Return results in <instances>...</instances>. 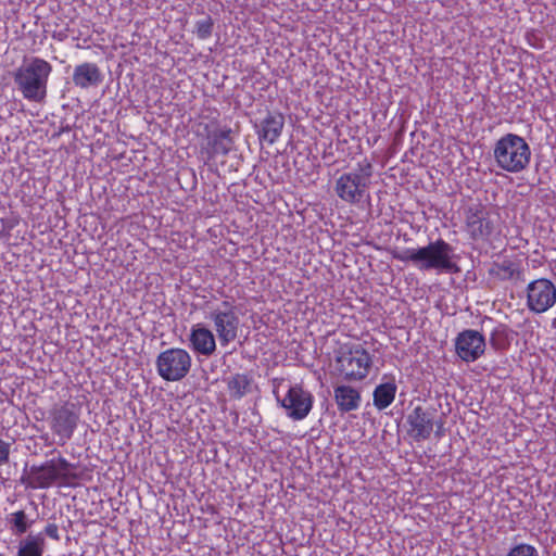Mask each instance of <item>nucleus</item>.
Instances as JSON below:
<instances>
[{
  "mask_svg": "<svg viewBox=\"0 0 556 556\" xmlns=\"http://www.w3.org/2000/svg\"><path fill=\"white\" fill-rule=\"evenodd\" d=\"M393 257L397 261L412 263L421 271L437 270L439 273L457 274L460 271L456 264L455 249L443 239L430 241L427 245L417 249H404L395 252Z\"/></svg>",
  "mask_w": 556,
  "mask_h": 556,
  "instance_id": "nucleus-1",
  "label": "nucleus"
},
{
  "mask_svg": "<svg viewBox=\"0 0 556 556\" xmlns=\"http://www.w3.org/2000/svg\"><path fill=\"white\" fill-rule=\"evenodd\" d=\"M52 65L45 59L31 56L24 59L14 72L13 80L24 99L29 102L43 103L48 94V81Z\"/></svg>",
  "mask_w": 556,
  "mask_h": 556,
  "instance_id": "nucleus-2",
  "label": "nucleus"
},
{
  "mask_svg": "<svg viewBox=\"0 0 556 556\" xmlns=\"http://www.w3.org/2000/svg\"><path fill=\"white\" fill-rule=\"evenodd\" d=\"M74 470L75 465L59 455L46 460L41 465L30 466L28 470L24 471L21 482L26 488L33 490L49 489L55 483L71 485L78 478Z\"/></svg>",
  "mask_w": 556,
  "mask_h": 556,
  "instance_id": "nucleus-3",
  "label": "nucleus"
},
{
  "mask_svg": "<svg viewBox=\"0 0 556 556\" xmlns=\"http://www.w3.org/2000/svg\"><path fill=\"white\" fill-rule=\"evenodd\" d=\"M531 150L527 141L516 135L506 134L500 138L494 147V159L503 170L519 173L530 162Z\"/></svg>",
  "mask_w": 556,
  "mask_h": 556,
  "instance_id": "nucleus-4",
  "label": "nucleus"
},
{
  "mask_svg": "<svg viewBox=\"0 0 556 556\" xmlns=\"http://www.w3.org/2000/svg\"><path fill=\"white\" fill-rule=\"evenodd\" d=\"M333 353L336 370L344 380H362L367 377L372 361L362 345L342 344Z\"/></svg>",
  "mask_w": 556,
  "mask_h": 556,
  "instance_id": "nucleus-5",
  "label": "nucleus"
},
{
  "mask_svg": "<svg viewBox=\"0 0 556 556\" xmlns=\"http://www.w3.org/2000/svg\"><path fill=\"white\" fill-rule=\"evenodd\" d=\"M372 176L371 163H358V167L350 173L342 174L336 181L337 195L348 202L357 203L364 197Z\"/></svg>",
  "mask_w": 556,
  "mask_h": 556,
  "instance_id": "nucleus-6",
  "label": "nucleus"
},
{
  "mask_svg": "<svg viewBox=\"0 0 556 556\" xmlns=\"http://www.w3.org/2000/svg\"><path fill=\"white\" fill-rule=\"evenodd\" d=\"M191 368V356L178 348L168 349L159 354L156 369L159 375L166 381H180Z\"/></svg>",
  "mask_w": 556,
  "mask_h": 556,
  "instance_id": "nucleus-7",
  "label": "nucleus"
},
{
  "mask_svg": "<svg viewBox=\"0 0 556 556\" xmlns=\"http://www.w3.org/2000/svg\"><path fill=\"white\" fill-rule=\"evenodd\" d=\"M556 302V288L545 278L531 281L527 288V304L534 313H544Z\"/></svg>",
  "mask_w": 556,
  "mask_h": 556,
  "instance_id": "nucleus-8",
  "label": "nucleus"
},
{
  "mask_svg": "<svg viewBox=\"0 0 556 556\" xmlns=\"http://www.w3.org/2000/svg\"><path fill=\"white\" fill-rule=\"evenodd\" d=\"M466 227L471 239H488L494 230L490 213L481 203H475L465 208Z\"/></svg>",
  "mask_w": 556,
  "mask_h": 556,
  "instance_id": "nucleus-9",
  "label": "nucleus"
},
{
  "mask_svg": "<svg viewBox=\"0 0 556 556\" xmlns=\"http://www.w3.org/2000/svg\"><path fill=\"white\" fill-rule=\"evenodd\" d=\"M455 351L462 361L475 362L484 354L485 339L479 331L466 329L457 334Z\"/></svg>",
  "mask_w": 556,
  "mask_h": 556,
  "instance_id": "nucleus-10",
  "label": "nucleus"
},
{
  "mask_svg": "<svg viewBox=\"0 0 556 556\" xmlns=\"http://www.w3.org/2000/svg\"><path fill=\"white\" fill-rule=\"evenodd\" d=\"M210 318L214 321L219 342L223 346L236 340L240 319L236 312L215 309Z\"/></svg>",
  "mask_w": 556,
  "mask_h": 556,
  "instance_id": "nucleus-11",
  "label": "nucleus"
},
{
  "mask_svg": "<svg viewBox=\"0 0 556 556\" xmlns=\"http://www.w3.org/2000/svg\"><path fill=\"white\" fill-rule=\"evenodd\" d=\"M281 405L288 410L289 417H306L313 405V395L295 384L289 388Z\"/></svg>",
  "mask_w": 556,
  "mask_h": 556,
  "instance_id": "nucleus-12",
  "label": "nucleus"
},
{
  "mask_svg": "<svg viewBox=\"0 0 556 556\" xmlns=\"http://www.w3.org/2000/svg\"><path fill=\"white\" fill-rule=\"evenodd\" d=\"M283 126L285 116L279 112L269 111L267 112V115L260 122V124H255L260 141H265L269 144H273L278 139V137L281 135Z\"/></svg>",
  "mask_w": 556,
  "mask_h": 556,
  "instance_id": "nucleus-13",
  "label": "nucleus"
},
{
  "mask_svg": "<svg viewBox=\"0 0 556 556\" xmlns=\"http://www.w3.org/2000/svg\"><path fill=\"white\" fill-rule=\"evenodd\" d=\"M73 84L80 89L98 87L103 81V74L96 63L85 62L75 66Z\"/></svg>",
  "mask_w": 556,
  "mask_h": 556,
  "instance_id": "nucleus-14",
  "label": "nucleus"
},
{
  "mask_svg": "<svg viewBox=\"0 0 556 556\" xmlns=\"http://www.w3.org/2000/svg\"><path fill=\"white\" fill-rule=\"evenodd\" d=\"M189 341L193 351L204 356L212 355L216 350L213 332L202 324L192 326Z\"/></svg>",
  "mask_w": 556,
  "mask_h": 556,
  "instance_id": "nucleus-15",
  "label": "nucleus"
},
{
  "mask_svg": "<svg viewBox=\"0 0 556 556\" xmlns=\"http://www.w3.org/2000/svg\"><path fill=\"white\" fill-rule=\"evenodd\" d=\"M489 276L501 281H525L523 269L520 262L505 258L502 262H493L488 270Z\"/></svg>",
  "mask_w": 556,
  "mask_h": 556,
  "instance_id": "nucleus-16",
  "label": "nucleus"
},
{
  "mask_svg": "<svg viewBox=\"0 0 556 556\" xmlns=\"http://www.w3.org/2000/svg\"><path fill=\"white\" fill-rule=\"evenodd\" d=\"M231 129H215L207 135V159L212 160L216 155H227L232 147L233 140L230 137Z\"/></svg>",
  "mask_w": 556,
  "mask_h": 556,
  "instance_id": "nucleus-17",
  "label": "nucleus"
},
{
  "mask_svg": "<svg viewBox=\"0 0 556 556\" xmlns=\"http://www.w3.org/2000/svg\"><path fill=\"white\" fill-rule=\"evenodd\" d=\"M397 427L405 428L415 441L428 439L433 430L432 419H399Z\"/></svg>",
  "mask_w": 556,
  "mask_h": 556,
  "instance_id": "nucleus-18",
  "label": "nucleus"
},
{
  "mask_svg": "<svg viewBox=\"0 0 556 556\" xmlns=\"http://www.w3.org/2000/svg\"><path fill=\"white\" fill-rule=\"evenodd\" d=\"M46 548V540L41 533L28 534L21 540L15 556H42Z\"/></svg>",
  "mask_w": 556,
  "mask_h": 556,
  "instance_id": "nucleus-19",
  "label": "nucleus"
},
{
  "mask_svg": "<svg viewBox=\"0 0 556 556\" xmlns=\"http://www.w3.org/2000/svg\"><path fill=\"white\" fill-rule=\"evenodd\" d=\"M334 396L339 408L342 412H349L357 407L359 401V393L348 386L337 387Z\"/></svg>",
  "mask_w": 556,
  "mask_h": 556,
  "instance_id": "nucleus-20",
  "label": "nucleus"
},
{
  "mask_svg": "<svg viewBox=\"0 0 556 556\" xmlns=\"http://www.w3.org/2000/svg\"><path fill=\"white\" fill-rule=\"evenodd\" d=\"M396 384L394 381L384 382L376 387L374 391V405L379 409L388 407L394 400Z\"/></svg>",
  "mask_w": 556,
  "mask_h": 556,
  "instance_id": "nucleus-21",
  "label": "nucleus"
},
{
  "mask_svg": "<svg viewBox=\"0 0 556 556\" xmlns=\"http://www.w3.org/2000/svg\"><path fill=\"white\" fill-rule=\"evenodd\" d=\"M511 330L504 324H498L490 337V345L498 352L506 351L510 346Z\"/></svg>",
  "mask_w": 556,
  "mask_h": 556,
  "instance_id": "nucleus-22",
  "label": "nucleus"
},
{
  "mask_svg": "<svg viewBox=\"0 0 556 556\" xmlns=\"http://www.w3.org/2000/svg\"><path fill=\"white\" fill-rule=\"evenodd\" d=\"M8 523L13 534L22 535L28 531V529L33 526L34 521L29 520L26 513L23 509H21L11 513L8 516Z\"/></svg>",
  "mask_w": 556,
  "mask_h": 556,
  "instance_id": "nucleus-23",
  "label": "nucleus"
},
{
  "mask_svg": "<svg viewBox=\"0 0 556 556\" xmlns=\"http://www.w3.org/2000/svg\"><path fill=\"white\" fill-rule=\"evenodd\" d=\"M87 413H89V409L85 397H74L63 405L62 413L59 417H79Z\"/></svg>",
  "mask_w": 556,
  "mask_h": 556,
  "instance_id": "nucleus-24",
  "label": "nucleus"
},
{
  "mask_svg": "<svg viewBox=\"0 0 556 556\" xmlns=\"http://www.w3.org/2000/svg\"><path fill=\"white\" fill-rule=\"evenodd\" d=\"M52 430L60 437V441L68 440L75 428V419H52Z\"/></svg>",
  "mask_w": 556,
  "mask_h": 556,
  "instance_id": "nucleus-25",
  "label": "nucleus"
},
{
  "mask_svg": "<svg viewBox=\"0 0 556 556\" xmlns=\"http://www.w3.org/2000/svg\"><path fill=\"white\" fill-rule=\"evenodd\" d=\"M250 384L251 380L248 378V376L240 374L235 375L228 381V388L230 392L238 397H241L247 393Z\"/></svg>",
  "mask_w": 556,
  "mask_h": 556,
  "instance_id": "nucleus-26",
  "label": "nucleus"
},
{
  "mask_svg": "<svg viewBox=\"0 0 556 556\" xmlns=\"http://www.w3.org/2000/svg\"><path fill=\"white\" fill-rule=\"evenodd\" d=\"M214 21L210 15L195 23V34L200 39H206L212 36Z\"/></svg>",
  "mask_w": 556,
  "mask_h": 556,
  "instance_id": "nucleus-27",
  "label": "nucleus"
},
{
  "mask_svg": "<svg viewBox=\"0 0 556 556\" xmlns=\"http://www.w3.org/2000/svg\"><path fill=\"white\" fill-rule=\"evenodd\" d=\"M506 556H539V553L533 545L520 543L510 548Z\"/></svg>",
  "mask_w": 556,
  "mask_h": 556,
  "instance_id": "nucleus-28",
  "label": "nucleus"
},
{
  "mask_svg": "<svg viewBox=\"0 0 556 556\" xmlns=\"http://www.w3.org/2000/svg\"><path fill=\"white\" fill-rule=\"evenodd\" d=\"M41 534H45L47 535L48 538L54 540V541H60V533H59V527L56 523H48L45 528H43V532Z\"/></svg>",
  "mask_w": 556,
  "mask_h": 556,
  "instance_id": "nucleus-29",
  "label": "nucleus"
},
{
  "mask_svg": "<svg viewBox=\"0 0 556 556\" xmlns=\"http://www.w3.org/2000/svg\"><path fill=\"white\" fill-rule=\"evenodd\" d=\"M10 443L0 439V467L9 462Z\"/></svg>",
  "mask_w": 556,
  "mask_h": 556,
  "instance_id": "nucleus-30",
  "label": "nucleus"
},
{
  "mask_svg": "<svg viewBox=\"0 0 556 556\" xmlns=\"http://www.w3.org/2000/svg\"><path fill=\"white\" fill-rule=\"evenodd\" d=\"M222 305H223V307H224V309H223V311H231V312H235V306H233L230 302H228V301H224V302L222 303Z\"/></svg>",
  "mask_w": 556,
  "mask_h": 556,
  "instance_id": "nucleus-31",
  "label": "nucleus"
},
{
  "mask_svg": "<svg viewBox=\"0 0 556 556\" xmlns=\"http://www.w3.org/2000/svg\"><path fill=\"white\" fill-rule=\"evenodd\" d=\"M65 37H66V35H65V34H63V33H53V38H54V39H58V40H60V41L64 40V39H65Z\"/></svg>",
  "mask_w": 556,
  "mask_h": 556,
  "instance_id": "nucleus-32",
  "label": "nucleus"
},
{
  "mask_svg": "<svg viewBox=\"0 0 556 556\" xmlns=\"http://www.w3.org/2000/svg\"><path fill=\"white\" fill-rule=\"evenodd\" d=\"M71 130V126L70 125H66L64 127H61L60 131L58 132V135H60L61 132H65V131H70Z\"/></svg>",
  "mask_w": 556,
  "mask_h": 556,
  "instance_id": "nucleus-33",
  "label": "nucleus"
},
{
  "mask_svg": "<svg viewBox=\"0 0 556 556\" xmlns=\"http://www.w3.org/2000/svg\"><path fill=\"white\" fill-rule=\"evenodd\" d=\"M420 412H421V408H420V407H416V408L414 409V415H415V417H420Z\"/></svg>",
  "mask_w": 556,
  "mask_h": 556,
  "instance_id": "nucleus-34",
  "label": "nucleus"
},
{
  "mask_svg": "<svg viewBox=\"0 0 556 556\" xmlns=\"http://www.w3.org/2000/svg\"><path fill=\"white\" fill-rule=\"evenodd\" d=\"M553 326L556 328V317L553 320Z\"/></svg>",
  "mask_w": 556,
  "mask_h": 556,
  "instance_id": "nucleus-35",
  "label": "nucleus"
}]
</instances>
